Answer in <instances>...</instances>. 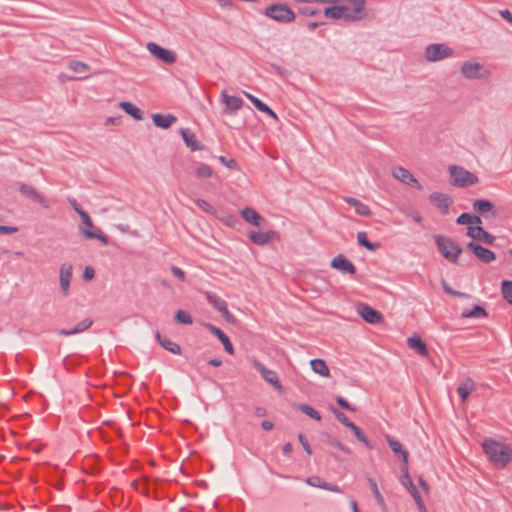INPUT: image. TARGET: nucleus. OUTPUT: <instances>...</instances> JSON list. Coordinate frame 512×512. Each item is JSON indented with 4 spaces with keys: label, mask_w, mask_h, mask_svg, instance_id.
Here are the masks:
<instances>
[{
    "label": "nucleus",
    "mask_w": 512,
    "mask_h": 512,
    "mask_svg": "<svg viewBox=\"0 0 512 512\" xmlns=\"http://www.w3.org/2000/svg\"><path fill=\"white\" fill-rule=\"evenodd\" d=\"M196 205L203 211L209 213V214H214L215 213V209L212 205H210L206 200L204 199H197L196 201Z\"/></svg>",
    "instance_id": "de8ad7c7"
},
{
    "label": "nucleus",
    "mask_w": 512,
    "mask_h": 512,
    "mask_svg": "<svg viewBox=\"0 0 512 512\" xmlns=\"http://www.w3.org/2000/svg\"><path fill=\"white\" fill-rule=\"evenodd\" d=\"M73 266L71 264L64 263L60 267V287L64 297L69 294L70 282L72 278Z\"/></svg>",
    "instance_id": "2eb2a0df"
},
{
    "label": "nucleus",
    "mask_w": 512,
    "mask_h": 512,
    "mask_svg": "<svg viewBox=\"0 0 512 512\" xmlns=\"http://www.w3.org/2000/svg\"><path fill=\"white\" fill-rule=\"evenodd\" d=\"M409 348L415 350L421 356H427L429 354L427 345L419 336H412L407 339Z\"/></svg>",
    "instance_id": "bb28decb"
},
{
    "label": "nucleus",
    "mask_w": 512,
    "mask_h": 512,
    "mask_svg": "<svg viewBox=\"0 0 512 512\" xmlns=\"http://www.w3.org/2000/svg\"><path fill=\"white\" fill-rule=\"evenodd\" d=\"M442 286H443L444 291L449 295L457 296V297H468V295L466 293L459 292V291L452 289L444 280L442 281Z\"/></svg>",
    "instance_id": "09e8293b"
},
{
    "label": "nucleus",
    "mask_w": 512,
    "mask_h": 512,
    "mask_svg": "<svg viewBox=\"0 0 512 512\" xmlns=\"http://www.w3.org/2000/svg\"><path fill=\"white\" fill-rule=\"evenodd\" d=\"M82 223L79 225V234L84 239H97L102 244H108V237L98 228L94 229V224L87 212L80 213Z\"/></svg>",
    "instance_id": "f03ea898"
},
{
    "label": "nucleus",
    "mask_w": 512,
    "mask_h": 512,
    "mask_svg": "<svg viewBox=\"0 0 512 512\" xmlns=\"http://www.w3.org/2000/svg\"><path fill=\"white\" fill-rule=\"evenodd\" d=\"M467 236L488 245H492L495 241V237L485 231L481 226H469L467 228Z\"/></svg>",
    "instance_id": "dca6fc26"
},
{
    "label": "nucleus",
    "mask_w": 512,
    "mask_h": 512,
    "mask_svg": "<svg viewBox=\"0 0 512 512\" xmlns=\"http://www.w3.org/2000/svg\"><path fill=\"white\" fill-rule=\"evenodd\" d=\"M218 160L229 169H239V166L234 159H227L225 156H219Z\"/></svg>",
    "instance_id": "8fccbe9b"
},
{
    "label": "nucleus",
    "mask_w": 512,
    "mask_h": 512,
    "mask_svg": "<svg viewBox=\"0 0 512 512\" xmlns=\"http://www.w3.org/2000/svg\"><path fill=\"white\" fill-rule=\"evenodd\" d=\"M245 96L252 102V104L261 112L268 110V105L263 103L257 97L253 96L250 93L244 92Z\"/></svg>",
    "instance_id": "a18cd8bd"
},
{
    "label": "nucleus",
    "mask_w": 512,
    "mask_h": 512,
    "mask_svg": "<svg viewBox=\"0 0 512 512\" xmlns=\"http://www.w3.org/2000/svg\"><path fill=\"white\" fill-rule=\"evenodd\" d=\"M461 74L469 80L483 79L489 76V71L479 62L466 61L461 66Z\"/></svg>",
    "instance_id": "423d86ee"
},
{
    "label": "nucleus",
    "mask_w": 512,
    "mask_h": 512,
    "mask_svg": "<svg viewBox=\"0 0 512 512\" xmlns=\"http://www.w3.org/2000/svg\"><path fill=\"white\" fill-rule=\"evenodd\" d=\"M180 134L186 146L190 148L191 151H199L203 149V145L199 143L195 134L192 133L189 129L181 128Z\"/></svg>",
    "instance_id": "5701e85b"
},
{
    "label": "nucleus",
    "mask_w": 512,
    "mask_h": 512,
    "mask_svg": "<svg viewBox=\"0 0 512 512\" xmlns=\"http://www.w3.org/2000/svg\"><path fill=\"white\" fill-rule=\"evenodd\" d=\"M171 272L172 274L177 277L179 280L184 281L185 280V273L182 269L176 266H171Z\"/></svg>",
    "instance_id": "4d7b16f0"
},
{
    "label": "nucleus",
    "mask_w": 512,
    "mask_h": 512,
    "mask_svg": "<svg viewBox=\"0 0 512 512\" xmlns=\"http://www.w3.org/2000/svg\"><path fill=\"white\" fill-rule=\"evenodd\" d=\"M296 408L298 410H300L302 413H304L305 415L309 416L310 418L312 419H315L317 421H320L321 420V415L320 413L314 409L313 407H311L310 405L308 404H304V403H301V404H297L296 405Z\"/></svg>",
    "instance_id": "e433bc0d"
},
{
    "label": "nucleus",
    "mask_w": 512,
    "mask_h": 512,
    "mask_svg": "<svg viewBox=\"0 0 512 512\" xmlns=\"http://www.w3.org/2000/svg\"><path fill=\"white\" fill-rule=\"evenodd\" d=\"M482 223V220L477 215H471V222L470 225L480 226Z\"/></svg>",
    "instance_id": "774afa93"
},
{
    "label": "nucleus",
    "mask_w": 512,
    "mask_h": 512,
    "mask_svg": "<svg viewBox=\"0 0 512 512\" xmlns=\"http://www.w3.org/2000/svg\"><path fill=\"white\" fill-rule=\"evenodd\" d=\"M357 312L366 322L370 324H378L383 321L382 314L367 304H358Z\"/></svg>",
    "instance_id": "9b49d317"
},
{
    "label": "nucleus",
    "mask_w": 512,
    "mask_h": 512,
    "mask_svg": "<svg viewBox=\"0 0 512 512\" xmlns=\"http://www.w3.org/2000/svg\"><path fill=\"white\" fill-rule=\"evenodd\" d=\"M252 365L254 366V368L257 371H259L261 373L263 379L266 382L271 384L276 390H278V391L282 390L283 387H282L279 377L275 371L267 369L261 362H259L256 359L252 360Z\"/></svg>",
    "instance_id": "6e6552de"
},
{
    "label": "nucleus",
    "mask_w": 512,
    "mask_h": 512,
    "mask_svg": "<svg viewBox=\"0 0 512 512\" xmlns=\"http://www.w3.org/2000/svg\"><path fill=\"white\" fill-rule=\"evenodd\" d=\"M147 50L157 59L165 64H173L176 61V54L170 50L162 48L154 42L147 43Z\"/></svg>",
    "instance_id": "1a4fd4ad"
},
{
    "label": "nucleus",
    "mask_w": 512,
    "mask_h": 512,
    "mask_svg": "<svg viewBox=\"0 0 512 512\" xmlns=\"http://www.w3.org/2000/svg\"><path fill=\"white\" fill-rule=\"evenodd\" d=\"M473 209L475 212L483 215L484 217L496 216L495 206L494 204L486 199H477L473 202Z\"/></svg>",
    "instance_id": "a211bd4d"
},
{
    "label": "nucleus",
    "mask_w": 512,
    "mask_h": 512,
    "mask_svg": "<svg viewBox=\"0 0 512 512\" xmlns=\"http://www.w3.org/2000/svg\"><path fill=\"white\" fill-rule=\"evenodd\" d=\"M175 321L181 324L190 325L193 323L192 317L190 314L183 310H178L175 314Z\"/></svg>",
    "instance_id": "c03bdc74"
},
{
    "label": "nucleus",
    "mask_w": 512,
    "mask_h": 512,
    "mask_svg": "<svg viewBox=\"0 0 512 512\" xmlns=\"http://www.w3.org/2000/svg\"><path fill=\"white\" fill-rule=\"evenodd\" d=\"M306 483L310 486L322 489V485H323V483H325V481H323L320 477L313 476V477L307 478Z\"/></svg>",
    "instance_id": "3c124183"
},
{
    "label": "nucleus",
    "mask_w": 512,
    "mask_h": 512,
    "mask_svg": "<svg viewBox=\"0 0 512 512\" xmlns=\"http://www.w3.org/2000/svg\"><path fill=\"white\" fill-rule=\"evenodd\" d=\"M449 172L451 176V183L454 186L467 187L478 182V177L476 175L460 166H450Z\"/></svg>",
    "instance_id": "20e7f679"
},
{
    "label": "nucleus",
    "mask_w": 512,
    "mask_h": 512,
    "mask_svg": "<svg viewBox=\"0 0 512 512\" xmlns=\"http://www.w3.org/2000/svg\"><path fill=\"white\" fill-rule=\"evenodd\" d=\"M322 489L328 490V491H331V492H336V493H341L342 492V490H341V488L339 486H337L335 484L328 483V482L323 483Z\"/></svg>",
    "instance_id": "13d9d810"
},
{
    "label": "nucleus",
    "mask_w": 512,
    "mask_h": 512,
    "mask_svg": "<svg viewBox=\"0 0 512 512\" xmlns=\"http://www.w3.org/2000/svg\"><path fill=\"white\" fill-rule=\"evenodd\" d=\"M152 121L155 126L162 129H168L173 123L177 121V118L172 114L163 115L157 113L152 115Z\"/></svg>",
    "instance_id": "a878e982"
},
{
    "label": "nucleus",
    "mask_w": 512,
    "mask_h": 512,
    "mask_svg": "<svg viewBox=\"0 0 512 512\" xmlns=\"http://www.w3.org/2000/svg\"><path fill=\"white\" fill-rule=\"evenodd\" d=\"M18 231V228L15 226H4L0 225V234H13Z\"/></svg>",
    "instance_id": "052dcab7"
},
{
    "label": "nucleus",
    "mask_w": 512,
    "mask_h": 512,
    "mask_svg": "<svg viewBox=\"0 0 512 512\" xmlns=\"http://www.w3.org/2000/svg\"><path fill=\"white\" fill-rule=\"evenodd\" d=\"M241 216L246 222L256 227L261 226L264 222L262 216H260V214L255 209L250 207H246L241 210Z\"/></svg>",
    "instance_id": "393cba45"
},
{
    "label": "nucleus",
    "mask_w": 512,
    "mask_h": 512,
    "mask_svg": "<svg viewBox=\"0 0 512 512\" xmlns=\"http://www.w3.org/2000/svg\"><path fill=\"white\" fill-rule=\"evenodd\" d=\"M502 294L504 299L512 305V281L504 280L502 282Z\"/></svg>",
    "instance_id": "79ce46f5"
},
{
    "label": "nucleus",
    "mask_w": 512,
    "mask_h": 512,
    "mask_svg": "<svg viewBox=\"0 0 512 512\" xmlns=\"http://www.w3.org/2000/svg\"><path fill=\"white\" fill-rule=\"evenodd\" d=\"M467 248L470 249L474 255L483 263H490L495 260V253L473 241L467 243Z\"/></svg>",
    "instance_id": "4468645a"
},
{
    "label": "nucleus",
    "mask_w": 512,
    "mask_h": 512,
    "mask_svg": "<svg viewBox=\"0 0 512 512\" xmlns=\"http://www.w3.org/2000/svg\"><path fill=\"white\" fill-rule=\"evenodd\" d=\"M462 318H485L487 312L484 307L475 305L472 309H463L461 312Z\"/></svg>",
    "instance_id": "2f4dec72"
},
{
    "label": "nucleus",
    "mask_w": 512,
    "mask_h": 512,
    "mask_svg": "<svg viewBox=\"0 0 512 512\" xmlns=\"http://www.w3.org/2000/svg\"><path fill=\"white\" fill-rule=\"evenodd\" d=\"M217 3L223 9H231L232 8V0H217Z\"/></svg>",
    "instance_id": "e2e57ef3"
},
{
    "label": "nucleus",
    "mask_w": 512,
    "mask_h": 512,
    "mask_svg": "<svg viewBox=\"0 0 512 512\" xmlns=\"http://www.w3.org/2000/svg\"><path fill=\"white\" fill-rule=\"evenodd\" d=\"M430 202L436 206L443 215L448 214L449 208L453 203L451 196L441 192H433L429 196Z\"/></svg>",
    "instance_id": "f8f14e48"
},
{
    "label": "nucleus",
    "mask_w": 512,
    "mask_h": 512,
    "mask_svg": "<svg viewBox=\"0 0 512 512\" xmlns=\"http://www.w3.org/2000/svg\"><path fill=\"white\" fill-rule=\"evenodd\" d=\"M500 15L505 19L507 20L508 22L512 23V14L509 10L505 9V10H501L499 11Z\"/></svg>",
    "instance_id": "0e129e2a"
},
{
    "label": "nucleus",
    "mask_w": 512,
    "mask_h": 512,
    "mask_svg": "<svg viewBox=\"0 0 512 512\" xmlns=\"http://www.w3.org/2000/svg\"><path fill=\"white\" fill-rule=\"evenodd\" d=\"M476 389V384L470 377L465 378L458 386L457 393L462 402H465L469 395Z\"/></svg>",
    "instance_id": "b1692460"
},
{
    "label": "nucleus",
    "mask_w": 512,
    "mask_h": 512,
    "mask_svg": "<svg viewBox=\"0 0 512 512\" xmlns=\"http://www.w3.org/2000/svg\"><path fill=\"white\" fill-rule=\"evenodd\" d=\"M330 266L339 270L342 274L354 275L356 273L355 265L342 254L335 256L331 260Z\"/></svg>",
    "instance_id": "ddd939ff"
},
{
    "label": "nucleus",
    "mask_w": 512,
    "mask_h": 512,
    "mask_svg": "<svg viewBox=\"0 0 512 512\" xmlns=\"http://www.w3.org/2000/svg\"><path fill=\"white\" fill-rule=\"evenodd\" d=\"M155 337H156L157 341L159 342V344L165 350H167L173 354H176V355L181 354V347L177 343L167 339L166 337H163L159 332H156Z\"/></svg>",
    "instance_id": "cd10ccee"
},
{
    "label": "nucleus",
    "mask_w": 512,
    "mask_h": 512,
    "mask_svg": "<svg viewBox=\"0 0 512 512\" xmlns=\"http://www.w3.org/2000/svg\"><path fill=\"white\" fill-rule=\"evenodd\" d=\"M312 370L323 376V377H329L330 376V370L326 364V362L322 359H313L310 362Z\"/></svg>",
    "instance_id": "473e14b6"
},
{
    "label": "nucleus",
    "mask_w": 512,
    "mask_h": 512,
    "mask_svg": "<svg viewBox=\"0 0 512 512\" xmlns=\"http://www.w3.org/2000/svg\"><path fill=\"white\" fill-rule=\"evenodd\" d=\"M261 427L266 431H270L273 429L274 424L271 421L265 420L261 423Z\"/></svg>",
    "instance_id": "69168bd1"
},
{
    "label": "nucleus",
    "mask_w": 512,
    "mask_h": 512,
    "mask_svg": "<svg viewBox=\"0 0 512 512\" xmlns=\"http://www.w3.org/2000/svg\"><path fill=\"white\" fill-rule=\"evenodd\" d=\"M119 106L130 116H132L136 120H142L143 113L142 111L130 102H120Z\"/></svg>",
    "instance_id": "f704fd0d"
},
{
    "label": "nucleus",
    "mask_w": 512,
    "mask_h": 512,
    "mask_svg": "<svg viewBox=\"0 0 512 512\" xmlns=\"http://www.w3.org/2000/svg\"><path fill=\"white\" fill-rule=\"evenodd\" d=\"M212 168L206 164H201L196 170H195V176L197 178H209L212 176Z\"/></svg>",
    "instance_id": "37998d69"
},
{
    "label": "nucleus",
    "mask_w": 512,
    "mask_h": 512,
    "mask_svg": "<svg viewBox=\"0 0 512 512\" xmlns=\"http://www.w3.org/2000/svg\"><path fill=\"white\" fill-rule=\"evenodd\" d=\"M221 95L227 110L235 112L243 106V100L240 97L229 96L225 91H223Z\"/></svg>",
    "instance_id": "c756f323"
},
{
    "label": "nucleus",
    "mask_w": 512,
    "mask_h": 512,
    "mask_svg": "<svg viewBox=\"0 0 512 512\" xmlns=\"http://www.w3.org/2000/svg\"><path fill=\"white\" fill-rule=\"evenodd\" d=\"M482 447L489 460L499 468H504L512 459V449L492 439L482 443Z\"/></svg>",
    "instance_id": "f257e3e1"
},
{
    "label": "nucleus",
    "mask_w": 512,
    "mask_h": 512,
    "mask_svg": "<svg viewBox=\"0 0 512 512\" xmlns=\"http://www.w3.org/2000/svg\"><path fill=\"white\" fill-rule=\"evenodd\" d=\"M278 237V233L276 231H253L249 233V239L257 245H265L269 243L271 240Z\"/></svg>",
    "instance_id": "412c9836"
},
{
    "label": "nucleus",
    "mask_w": 512,
    "mask_h": 512,
    "mask_svg": "<svg viewBox=\"0 0 512 512\" xmlns=\"http://www.w3.org/2000/svg\"><path fill=\"white\" fill-rule=\"evenodd\" d=\"M68 68L77 74H85L90 71V66L82 61H70L68 64Z\"/></svg>",
    "instance_id": "58836bf2"
},
{
    "label": "nucleus",
    "mask_w": 512,
    "mask_h": 512,
    "mask_svg": "<svg viewBox=\"0 0 512 512\" xmlns=\"http://www.w3.org/2000/svg\"><path fill=\"white\" fill-rule=\"evenodd\" d=\"M298 440L300 444L302 445L303 449L307 452V454H312V448L307 440V438L302 434H298Z\"/></svg>",
    "instance_id": "603ef678"
},
{
    "label": "nucleus",
    "mask_w": 512,
    "mask_h": 512,
    "mask_svg": "<svg viewBox=\"0 0 512 512\" xmlns=\"http://www.w3.org/2000/svg\"><path fill=\"white\" fill-rule=\"evenodd\" d=\"M326 442L330 446H333V447L339 449L340 451L344 452L345 454H350L351 453V450L348 447H346L337 438H335V437H333L331 435H326Z\"/></svg>",
    "instance_id": "a19ab883"
},
{
    "label": "nucleus",
    "mask_w": 512,
    "mask_h": 512,
    "mask_svg": "<svg viewBox=\"0 0 512 512\" xmlns=\"http://www.w3.org/2000/svg\"><path fill=\"white\" fill-rule=\"evenodd\" d=\"M69 203L73 207L74 211L80 216V213L85 212L77 203L75 199H69Z\"/></svg>",
    "instance_id": "680f3d73"
},
{
    "label": "nucleus",
    "mask_w": 512,
    "mask_h": 512,
    "mask_svg": "<svg viewBox=\"0 0 512 512\" xmlns=\"http://www.w3.org/2000/svg\"><path fill=\"white\" fill-rule=\"evenodd\" d=\"M205 326L211 334L219 339V341L223 344L225 351L232 355L234 353V348L229 337L222 330L212 324L208 323Z\"/></svg>",
    "instance_id": "aec40b11"
},
{
    "label": "nucleus",
    "mask_w": 512,
    "mask_h": 512,
    "mask_svg": "<svg viewBox=\"0 0 512 512\" xmlns=\"http://www.w3.org/2000/svg\"><path fill=\"white\" fill-rule=\"evenodd\" d=\"M222 317L228 322V323H234L235 317L233 314L229 312L227 309V306L224 308V310L220 311Z\"/></svg>",
    "instance_id": "bf43d9fd"
},
{
    "label": "nucleus",
    "mask_w": 512,
    "mask_h": 512,
    "mask_svg": "<svg viewBox=\"0 0 512 512\" xmlns=\"http://www.w3.org/2000/svg\"><path fill=\"white\" fill-rule=\"evenodd\" d=\"M453 53V49L446 44H430L425 49V58L429 62H436L452 56Z\"/></svg>",
    "instance_id": "0eeeda50"
},
{
    "label": "nucleus",
    "mask_w": 512,
    "mask_h": 512,
    "mask_svg": "<svg viewBox=\"0 0 512 512\" xmlns=\"http://www.w3.org/2000/svg\"><path fill=\"white\" fill-rule=\"evenodd\" d=\"M357 242L360 246L365 247L369 251H375L379 248L378 243H372L368 240L367 234L365 232H358L357 233Z\"/></svg>",
    "instance_id": "c9c22d12"
},
{
    "label": "nucleus",
    "mask_w": 512,
    "mask_h": 512,
    "mask_svg": "<svg viewBox=\"0 0 512 512\" xmlns=\"http://www.w3.org/2000/svg\"><path fill=\"white\" fill-rule=\"evenodd\" d=\"M436 244L445 259L452 263H457L462 253V248L456 242L448 237L439 235L436 237Z\"/></svg>",
    "instance_id": "7ed1b4c3"
},
{
    "label": "nucleus",
    "mask_w": 512,
    "mask_h": 512,
    "mask_svg": "<svg viewBox=\"0 0 512 512\" xmlns=\"http://www.w3.org/2000/svg\"><path fill=\"white\" fill-rule=\"evenodd\" d=\"M19 192L22 195L37 201L42 207L48 208L47 200L34 187L27 184H21L19 186Z\"/></svg>",
    "instance_id": "6ab92c4d"
},
{
    "label": "nucleus",
    "mask_w": 512,
    "mask_h": 512,
    "mask_svg": "<svg viewBox=\"0 0 512 512\" xmlns=\"http://www.w3.org/2000/svg\"><path fill=\"white\" fill-rule=\"evenodd\" d=\"M336 402L338 403V405L343 408V409H346V410H350V411H355L356 409L354 407H352L343 397L341 396H337L336 397Z\"/></svg>",
    "instance_id": "5fc2aeb1"
},
{
    "label": "nucleus",
    "mask_w": 512,
    "mask_h": 512,
    "mask_svg": "<svg viewBox=\"0 0 512 512\" xmlns=\"http://www.w3.org/2000/svg\"><path fill=\"white\" fill-rule=\"evenodd\" d=\"M385 438L388 443V446L393 451V453L399 458H401L403 462V465L401 467H408L409 454L406 450L403 449L402 444L390 435H386Z\"/></svg>",
    "instance_id": "f3484780"
},
{
    "label": "nucleus",
    "mask_w": 512,
    "mask_h": 512,
    "mask_svg": "<svg viewBox=\"0 0 512 512\" xmlns=\"http://www.w3.org/2000/svg\"><path fill=\"white\" fill-rule=\"evenodd\" d=\"M471 215L470 213H462L458 216V218L456 219V223L459 224V225H466V224H470L471 222Z\"/></svg>",
    "instance_id": "864d4df0"
},
{
    "label": "nucleus",
    "mask_w": 512,
    "mask_h": 512,
    "mask_svg": "<svg viewBox=\"0 0 512 512\" xmlns=\"http://www.w3.org/2000/svg\"><path fill=\"white\" fill-rule=\"evenodd\" d=\"M415 502H416L420 512H427V509H426L425 504L421 497H419V499H416Z\"/></svg>",
    "instance_id": "338daca9"
},
{
    "label": "nucleus",
    "mask_w": 512,
    "mask_h": 512,
    "mask_svg": "<svg viewBox=\"0 0 512 512\" xmlns=\"http://www.w3.org/2000/svg\"><path fill=\"white\" fill-rule=\"evenodd\" d=\"M94 276H95L94 268L91 266L85 267L84 272H83V279L85 281H90L94 278Z\"/></svg>",
    "instance_id": "6e6d98bb"
},
{
    "label": "nucleus",
    "mask_w": 512,
    "mask_h": 512,
    "mask_svg": "<svg viewBox=\"0 0 512 512\" xmlns=\"http://www.w3.org/2000/svg\"><path fill=\"white\" fill-rule=\"evenodd\" d=\"M265 15L275 21L282 23L291 22L295 18L294 12L284 4H275L268 6L265 9Z\"/></svg>",
    "instance_id": "39448f33"
},
{
    "label": "nucleus",
    "mask_w": 512,
    "mask_h": 512,
    "mask_svg": "<svg viewBox=\"0 0 512 512\" xmlns=\"http://www.w3.org/2000/svg\"><path fill=\"white\" fill-rule=\"evenodd\" d=\"M392 176L402 182L403 184L414 187L418 190L422 189V185L413 176V174L402 166H397L392 169Z\"/></svg>",
    "instance_id": "9d476101"
},
{
    "label": "nucleus",
    "mask_w": 512,
    "mask_h": 512,
    "mask_svg": "<svg viewBox=\"0 0 512 512\" xmlns=\"http://www.w3.org/2000/svg\"><path fill=\"white\" fill-rule=\"evenodd\" d=\"M368 483H369V486L375 496V499L378 503V505L383 509V510H386V504H385V501H384V498L382 496V494L380 493L379 489H378V486H377V483L374 479L372 478H368Z\"/></svg>",
    "instance_id": "4c0bfd02"
},
{
    "label": "nucleus",
    "mask_w": 512,
    "mask_h": 512,
    "mask_svg": "<svg viewBox=\"0 0 512 512\" xmlns=\"http://www.w3.org/2000/svg\"><path fill=\"white\" fill-rule=\"evenodd\" d=\"M345 202L348 203L349 205L353 206L355 208V212L358 215L370 216V214H371L370 208L366 204L359 201L358 199L353 198V197H345Z\"/></svg>",
    "instance_id": "7c9ffc66"
},
{
    "label": "nucleus",
    "mask_w": 512,
    "mask_h": 512,
    "mask_svg": "<svg viewBox=\"0 0 512 512\" xmlns=\"http://www.w3.org/2000/svg\"><path fill=\"white\" fill-rule=\"evenodd\" d=\"M349 429L353 432L354 436L359 442L363 443L369 449H373V445L370 443L367 436L362 432V430L357 425L353 423Z\"/></svg>",
    "instance_id": "ea45409f"
},
{
    "label": "nucleus",
    "mask_w": 512,
    "mask_h": 512,
    "mask_svg": "<svg viewBox=\"0 0 512 512\" xmlns=\"http://www.w3.org/2000/svg\"><path fill=\"white\" fill-rule=\"evenodd\" d=\"M333 414H334V416L336 417V419H337L340 423H342L344 426H346L347 428H350V427H351V425L353 424V422H351V421L348 419V417H347L344 413L340 412L339 410H337V409H333Z\"/></svg>",
    "instance_id": "49530a36"
},
{
    "label": "nucleus",
    "mask_w": 512,
    "mask_h": 512,
    "mask_svg": "<svg viewBox=\"0 0 512 512\" xmlns=\"http://www.w3.org/2000/svg\"><path fill=\"white\" fill-rule=\"evenodd\" d=\"M205 296L207 301L213 306L214 309H216L218 312L224 310V308L227 306L226 302L216 295L213 292H205Z\"/></svg>",
    "instance_id": "72a5a7b5"
},
{
    "label": "nucleus",
    "mask_w": 512,
    "mask_h": 512,
    "mask_svg": "<svg viewBox=\"0 0 512 512\" xmlns=\"http://www.w3.org/2000/svg\"><path fill=\"white\" fill-rule=\"evenodd\" d=\"M402 476L400 479L401 484L409 491L414 500L419 499L420 493L410 477L408 467H401Z\"/></svg>",
    "instance_id": "4be33fe9"
},
{
    "label": "nucleus",
    "mask_w": 512,
    "mask_h": 512,
    "mask_svg": "<svg viewBox=\"0 0 512 512\" xmlns=\"http://www.w3.org/2000/svg\"><path fill=\"white\" fill-rule=\"evenodd\" d=\"M92 323L93 322L91 319L86 318V319L82 320L81 322H79L73 329H61L59 331V335L70 336V335L84 332L85 330H87L88 328L91 327Z\"/></svg>",
    "instance_id": "c85d7f7f"
}]
</instances>
